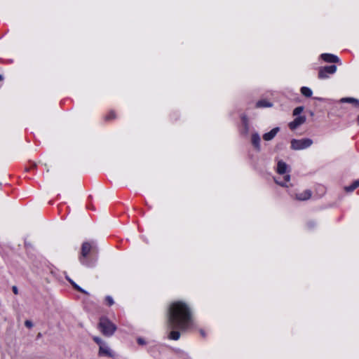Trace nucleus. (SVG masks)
Masks as SVG:
<instances>
[{
    "instance_id": "f257e3e1",
    "label": "nucleus",
    "mask_w": 359,
    "mask_h": 359,
    "mask_svg": "<svg viewBox=\"0 0 359 359\" xmlns=\"http://www.w3.org/2000/svg\"><path fill=\"white\" fill-rule=\"evenodd\" d=\"M192 324L190 308L183 302L170 304L168 311L167 325L169 329L185 330Z\"/></svg>"
},
{
    "instance_id": "f03ea898",
    "label": "nucleus",
    "mask_w": 359,
    "mask_h": 359,
    "mask_svg": "<svg viewBox=\"0 0 359 359\" xmlns=\"http://www.w3.org/2000/svg\"><path fill=\"white\" fill-rule=\"evenodd\" d=\"M100 332L107 337L111 336L116 330V326L106 317H101L98 324Z\"/></svg>"
},
{
    "instance_id": "7ed1b4c3",
    "label": "nucleus",
    "mask_w": 359,
    "mask_h": 359,
    "mask_svg": "<svg viewBox=\"0 0 359 359\" xmlns=\"http://www.w3.org/2000/svg\"><path fill=\"white\" fill-rule=\"evenodd\" d=\"M91 248L92 245L90 243L84 242L82 244L81 256L79 257V261L81 264L88 267H92L95 265L93 262L88 261L86 258L90 253Z\"/></svg>"
},
{
    "instance_id": "20e7f679",
    "label": "nucleus",
    "mask_w": 359,
    "mask_h": 359,
    "mask_svg": "<svg viewBox=\"0 0 359 359\" xmlns=\"http://www.w3.org/2000/svg\"><path fill=\"white\" fill-rule=\"evenodd\" d=\"M313 144V140L310 138H303L300 140L292 139L291 140V149L293 150H302L310 147Z\"/></svg>"
},
{
    "instance_id": "39448f33",
    "label": "nucleus",
    "mask_w": 359,
    "mask_h": 359,
    "mask_svg": "<svg viewBox=\"0 0 359 359\" xmlns=\"http://www.w3.org/2000/svg\"><path fill=\"white\" fill-rule=\"evenodd\" d=\"M336 71L337 66L334 65L320 67L318 72V78L320 79H327L329 74H333Z\"/></svg>"
},
{
    "instance_id": "423d86ee",
    "label": "nucleus",
    "mask_w": 359,
    "mask_h": 359,
    "mask_svg": "<svg viewBox=\"0 0 359 359\" xmlns=\"http://www.w3.org/2000/svg\"><path fill=\"white\" fill-rule=\"evenodd\" d=\"M306 118L305 116H299L296 117L294 121L289 123L288 126L290 130H294L299 126L304 124L306 122Z\"/></svg>"
},
{
    "instance_id": "0eeeda50",
    "label": "nucleus",
    "mask_w": 359,
    "mask_h": 359,
    "mask_svg": "<svg viewBox=\"0 0 359 359\" xmlns=\"http://www.w3.org/2000/svg\"><path fill=\"white\" fill-rule=\"evenodd\" d=\"M320 57L326 62L337 63L339 61V59L337 55L331 53H323L321 54Z\"/></svg>"
},
{
    "instance_id": "6e6552de",
    "label": "nucleus",
    "mask_w": 359,
    "mask_h": 359,
    "mask_svg": "<svg viewBox=\"0 0 359 359\" xmlns=\"http://www.w3.org/2000/svg\"><path fill=\"white\" fill-rule=\"evenodd\" d=\"M311 196V191L309 189L304 190L302 192L297 193L295 195V198L299 201H306Z\"/></svg>"
},
{
    "instance_id": "1a4fd4ad",
    "label": "nucleus",
    "mask_w": 359,
    "mask_h": 359,
    "mask_svg": "<svg viewBox=\"0 0 359 359\" xmlns=\"http://www.w3.org/2000/svg\"><path fill=\"white\" fill-rule=\"evenodd\" d=\"M278 131H279V128H278V127L274 128L271 131L265 133L263 135V139L265 141H270L274 138V137L276 135V134L278 133Z\"/></svg>"
},
{
    "instance_id": "9d476101",
    "label": "nucleus",
    "mask_w": 359,
    "mask_h": 359,
    "mask_svg": "<svg viewBox=\"0 0 359 359\" xmlns=\"http://www.w3.org/2000/svg\"><path fill=\"white\" fill-rule=\"evenodd\" d=\"M99 355L113 357V354L111 353L110 348L104 344L100 346Z\"/></svg>"
},
{
    "instance_id": "9b49d317",
    "label": "nucleus",
    "mask_w": 359,
    "mask_h": 359,
    "mask_svg": "<svg viewBox=\"0 0 359 359\" xmlns=\"http://www.w3.org/2000/svg\"><path fill=\"white\" fill-rule=\"evenodd\" d=\"M251 141L252 145L257 150L260 149V137L257 133H255L252 135Z\"/></svg>"
},
{
    "instance_id": "f8f14e48",
    "label": "nucleus",
    "mask_w": 359,
    "mask_h": 359,
    "mask_svg": "<svg viewBox=\"0 0 359 359\" xmlns=\"http://www.w3.org/2000/svg\"><path fill=\"white\" fill-rule=\"evenodd\" d=\"M287 165L283 161H279L277 165V172L280 174H285L287 172Z\"/></svg>"
},
{
    "instance_id": "ddd939ff",
    "label": "nucleus",
    "mask_w": 359,
    "mask_h": 359,
    "mask_svg": "<svg viewBox=\"0 0 359 359\" xmlns=\"http://www.w3.org/2000/svg\"><path fill=\"white\" fill-rule=\"evenodd\" d=\"M168 334V339L171 340H178L180 337V332H179L180 329H170Z\"/></svg>"
},
{
    "instance_id": "4468645a",
    "label": "nucleus",
    "mask_w": 359,
    "mask_h": 359,
    "mask_svg": "<svg viewBox=\"0 0 359 359\" xmlns=\"http://www.w3.org/2000/svg\"><path fill=\"white\" fill-rule=\"evenodd\" d=\"M242 123L243 127V133L248 134L249 131V124H248V120L246 116H242Z\"/></svg>"
},
{
    "instance_id": "2eb2a0df",
    "label": "nucleus",
    "mask_w": 359,
    "mask_h": 359,
    "mask_svg": "<svg viewBox=\"0 0 359 359\" xmlns=\"http://www.w3.org/2000/svg\"><path fill=\"white\" fill-rule=\"evenodd\" d=\"M359 187V179L354 181L350 186L346 187L345 190L347 192H351Z\"/></svg>"
},
{
    "instance_id": "dca6fc26",
    "label": "nucleus",
    "mask_w": 359,
    "mask_h": 359,
    "mask_svg": "<svg viewBox=\"0 0 359 359\" xmlns=\"http://www.w3.org/2000/svg\"><path fill=\"white\" fill-rule=\"evenodd\" d=\"M272 106V104L265 100H259L258 101L257 103H256V107L257 108H261V107H270Z\"/></svg>"
},
{
    "instance_id": "f3484780",
    "label": "nucleus",
    "mask_w": 359,
    "mask_h": 359,
    "mask_svg": "<svg viewBox=\"0 0 359 359\" xmlns=\"http://www.w3.org/2000/svg\"><path fill=\"white\" fill-rule=\"evenodd\" d=\"M301 93L306 97H311L313 93L312 90L309 88L305 86L301 88Z\"/></svg>"
},
{
    "instance_id": "a211bd4d",
    "label": "nucleus",
    "mask_w": 359,
    "mask_h": 359,
    "mask_svg": "<svg viewBox=\"0 0 359 359\" xmlns=\"http://www.w3.org/2000/svg\"><path fill=\"white\" fill-rule=\"evenodd\" d=\"M341 102L354 103L357 107H359V100L353 97H344L341 100Z\"/></svg>"
},
{
    "instance_id": "6ab92c4d",
    "label": "nucleus",
    "mask_w": 359,
    "mask_h": 359,
    "mask_svg": "<svg viewBox=\"0 0 359 359\" xmlns=\"http://www.w3.org/2000/svg\"><path fill=\"white\" fill-rule=\"evenodd\" d=\"M290 180V176L289 175H286L284 176V180L283 181H278V180H275L276 184L285 187L286 183L288 182Z\"/></svg>"
},
{
    "instance_id": "aec40b11",
    "label": "nucleus",
    "mask_w": 359,
    "mask_h": 359,
    "mask_svg": "<svg viewBox=\"0 0 359 359\" xmlns=\"http://www.w3.org/2000/svg\"><path fill=\"white\" fill-rule=\"evenodd\" d=\"M303 111H304V107H302V106L297 107L293 110V116H297V115L300 114Z\"/></svg>"
},
{
    "instance_id": "412c9836",
    "label": "nucleus",
    "mask_w": 359,
    "mask_h": 359,
    "mask_svg": "<svg viewBox=\"0 0 359 359\" xmlns=\"http://www.w3.org/2000/svg\"><path fill=\"white\" fill-rule=\"evenodd\" d=\"M76 290L83 293V294H88V292L87 291H86L85 290H83V288H81L79 285H78L77 284H76L74 287H73Z\"/></svg>"
},
{
    "instance_id": "4be33fe9",
    "label": "nucleus",
    "mask_w": 359,
    "mask_h": 359,
    "mask_svg": "<svg viewBox=\"0 0 359 359\" xmlns=\"http://www.w3.org/2000/svg\"><path fill=\"white\" fill-rule=\"evenodd\" d=\"M116 117L115 113L114 111H110L108 115L105 116L106 120H111Z\"/></svg>"
},
{
    "instance_id": "5701e85b",
    "label": "nucleus",
    "mask_w": 359,
    "mask_h": 359,
    "mask_svg": "<svg viewBox=\"0 0 359 359\" xmlns=\"http://www.w3.org/2000/svg\"><path fill=\"white\" fill-rule=\"evenodd\" d=\"M106 302H107L109 306H111L114 304V300H113L112 297L110 296L106 297Z\"/></svg>"
},
{
    "instance_id": "b1692460",
    "label": "nucleus",
    "mask_w": 359,
    "mask_h": 359,
    "mask_svg": "<svg viewBox=\"0 0 359 359\" xmlns=\"http://www.w3.org/2000/svg\"><path fill=\"white\" fill-rule=\"evenodd\" d=\"M25 325L28 327V328H32L33 327V323L32 321L29 320H27L25 322Z\"/></svg>"
},
{
    "instance_id": "393cba45",
    "label": "nucleus",
    "mask_w": 359,
    "mask_h": 359,
    "mask_svg": "<svg viewBox=\"0 0 359 359\" xmlns=\"http://www.w3.org/2000/svg\"><path fill=\"white\" fill-rule=\"evenodd\" d=\"M93 340L100 346L102 345V341L100 337H95L93 338Z\"/></svg>"
},
{
    "instance_id": "a878e982",
    "label": "nucleus",
    "mask_w": 359,
    "mask_h": 359,
    "mask_svg": "<svg viewBox=\"0 0 359 359\" xmlns=\"http://www.w3.org/2000/svg\"><path fill=\"white\" fill-rule=\"evenodd\" d=\"M137 343L140 345H144L146 344V341L142 338H138L137 339Z\"/></svg>"
},
{
    "instance_id": "bb28decb",
    "label": "nucleus",
    "mask_w": 359,
    "mask_h": 359,
    "mask_svg": "<svg viewBox=\"0 0 359 359\" xmlns=\"http://www.w3.org/2000/svg\"><path fill=\"white\" fill-rule=\"evenodd\" d=\"M12 290H13V293H14L15 294H18V289L17 286L13 285V286L12 287Z\"/></svg>"
},
{
    "instance_id": "cd10ccee",
    "label": "nucleus",
    "mask_w": 359,
    "mask_h": 359,
    "mask_svg": "<svg viewBox=\"0 0 359 359\" xmlns=\"http://www.w3.org/2000/svg\"><path fill=\"white\" fill-rule=\"evenodd\" d=\"M67 280L70 283V284L74 287L76 283L74 282L71 278L69 277H66Z\"/></svg>"
},
{
    "instance_id": "c85d7f7f",
    "label": "nucleus",
    "mask_w": 359,
    "mask_h": 359,
    "mask_svg": "<svg viewBox=\"0 0 359 359\" xmlns=\"http://www.w3.org/2000/svg\"><path fill=\"white\" fill-rule=\"evenodd\" d=\"M307 226L309 228H313L315 226L314 222H309L307 223Z\"/></svg>"
},
{
    "instance_id": "c756f323",
    "label": "nucleus",
    "mask_w": 359,
    "mask_h": 359,
    "mask_svg": "<svg viewBox=\"0 0 359 359\" xmlns=\"http://www.w3.org/2000/svg\"><path fill=\"white\" fill-rule=\"evenodd\" d=\"M3 79H4V76L1 74H0V81H2Z\"/></svg>"
},
{
    "instance_id": "7c9ffc66",
    "label": "nucleus",
    "mask_w": 359,
    "mask_h": 359,
    "mask_svg": "<svg viewBox=\"0 0 359 359\" xmlns=\"http://www.w3.org/2000/svg\"><path fill=\"white\" fill-rule=\"evenodd\" d=\"M201 334H202L203 336H204V335H205V333H204V332H203V331H202V330H201Z\"/></svg>"
},
{
    "instance_id": "2f4dec72",
    "label": "nucleus",
    "mask_w": 359,
    "mask_h": 359,
    "mask_svg": "<svg viewBox=\"0 0 359 359\" xmlns=\"http://www.w3.org/2000/svg\"><path fill=\"white\" fill-rule=\"evenodd\" d=\"M357 121H358V123L359 124V116H358Z\"/></svg>"
}]
</instances>
